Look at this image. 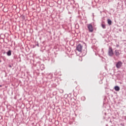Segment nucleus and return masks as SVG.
Segmentation results:
<instances>
[{
    "label": "nucleus",
    "mask_w": 126,
    "mask_h": 126,
    "mask_svg": "<svg viewBox=\"0 0 126 126\" xmlns=\"http://www.w3.org/2000/svg\"><path fill=\"white\" fill-rule=\"evenodd\" d=\"M87 26L88 27V29L89 30V32L92 33L94 31V29H93V26H92V24H87Z\"/></svg>",
    "instance_id": "f257e3e1"
},
{
    "label": "nucleus",
    "mask_w": 126,
    "mask_h": 126,
    "mask_svg": "<svg viewBox=\"0 0 126 126\" xmlns=\"http://www.w3.org/2000/svg\"><path fill=\"white\" fill-rule=\"evenodd\" d=\"M108 55L109 57H113L114 56V51L112 47H109L108 49Z\"/></svg>",
    "instance_id": "f03ea898"
},
{
    "label": "nucleus",
    "mask_w": 126,
    "mask_h": 126,
    "mask_svg": "<svg viewBox=\"0 0 126 126\" xmlns=\"http://www.w3.org/2000/svg\"><path fill=\"white\" fill-rule=\"evenodd\" d=\"M83 48V46H82V45H81V44H79L76 48V50L77 51H78V52H80V53H81V52H82V48Z\"/></svg>",
    "instance_id": "7ed1b4c3"
},
{
    "label": "nucleus",
    "mask_w": 126,
    "mask_h": 126,
    "mask_svg": "<svg viewBox=\"0 0 126 126\" xmlns=\"http://www.w3.org/2000/svg\"><path fill=\"white\" fill-rule=\"evenodd\" d=\"M122 65H123V62L121 61L118 62L116 64L117 68H120V67H122Z\"/></svg>",
    "instance_id": "20e7f679"
},
{
    "label": "nucleus",
    "mask_w": 126,
    "mask_h": 126,
    "mask_svg": "<svg viewBox=\"0 0 126 126\" xmlns=\"http://www.w3.org/2000/svg\"><path fill=\"white\" fill-rule=\"evenodd\" d=\"M115 55L116 56V57L120 56V52L119 51V50H116L115 51Z\"/></svg>",
    "instance_id": "39448f33"
},
{
    "label": "nucleus",
    "mask_w": 126,
    "mask_h": 126,
    "mask_svg": "<svg viewBox=\"0 0 126 126\" xmlns=\"http://www.w3.org/2000/svg\"><path fill=\"white\" fill-rule=\"evenodd\" d=\"M114 89H115V91H120V87H119L118 86H116L114 87Z\"/></svg>",
    "instance_id": "423d86ee"
},
{
    "label": "nucleus",
    "mask_w": 126,
    "mask_h": 126,
    "mask_svg": "<svg viewBox=\"0 0 126 126\" xmlns=\"http://www.w3.org/2000/svg\"><path fill=\"white\" fill-rule=\"evenodd\" d=\"M107 23L109 25H112V21L110 19H107Z\"/></svg>",
    "instance_id": "0eeeda50"
},
{
    "label": "nucleus",
    "mask_w": 126,
    "mask_h": 126,
    "mask_svg": "<svg viewBox=\"0 0 126 126\" xmlns=\"http://www.w3.org/2000/svg\"><path fill=\"white\" fill-rule=\"evenodd\" d=\"M6 54L8 56H11V51L9 50L8 52H7Z\"/></svg>",
    "instance_id": "6e6552de"
},
{
    "label": "nucleus",
    "mask_w": 126,
    "mask_h": 126,
    "mask_svg": "<svg viewBox=\"0 0 126 126\" xmlns=\"http://www.w3.org/2000/svg\"><path fill=\"white\" fill-rule=\"evenodd\" d=\"M101 27H102L103 29H106V25L104 24H101Z\"/></svg>",
    "instance_id": "1a4fd4ad"
},
{
    "label": "nucleus",
    "mask_w": 126,
    "mask_h": 126,
    "mask_svg": "<svg viewBox=\"0 0 126 126\" xmlns=\"http://www.w3.org/2000/svg\"><path fill=\"white\" fill-rule=\"evenodd\" d=\"M9 67L11 68V67H12V66H11V65H9Z\"/></svg>",
    "instance_id": "9d476101"
},
{
    "label": "nucleus",
    "mask_w": 126,
    "mask_h": 126,
    "mask_svg": "<svg viewBox=\"0 0 126 126\" xmlns=\"http://www.w3.org/2000/svg\"><path fill=\"white\" fill-rule=\"evenodd\" d=\"M36 45L37 46V47H39V43H37Z\"/></svg>",
    "instance_id": "9b49d317"
},
{
    "label": "nucleus",
    "mask_w": 126,
    "mask_h": 126,
    "mask_svg": "<svg viewBox=\"0 0 126 126\" xmlns=\"http://www.w3.org/2000/svg\"><path fill=\"white\" fill-rule=\"evenodd\" d=\"M41 66H44V65H43V64H42V65H41Z\"/></svg>",
    "instance_id": "f8f14e48"
},
{
    "label": "nucleus",
    "mask_w": 126,
    "mask_h": 126,
    "mask_svg": "<svg viewBox=\"0 0 126 126\" xmlns=\"http://www.w3.org/2000/svg\"><path fill=\"white\" fill-rule=\"evenodd\" d=\"M2 87V86L0 85V87Z\"/></svg>",
    "instance_id": "ddd939ff"
},
{
    "label": "nucleus",
    "mask_w": 126,
    "mask_h": 126,
    "mask_svg": "<svg viewBox=\"0 0 126 126\" xmlns=\"http://www.w3.org/2000/svg\"><path fill=\"white\" fill-rule=\"evenodd\" d=\"M58 1H61V0H58Z\"/></svg>",
    "instance_id": "4468645a"
},
{
    "label": "nucleus",
    "mask_w": 126,
    "mask_h": 126,
    "mask_svg": "<svg viewBox=\"0 0 126 126\" xmlns=\"http://www.w3.org/2000/svg\"><path fill=\"white\" fill-rule=\"evenodd\" d=\"M1 61L0 60V63H1Z\"/></svg>",
    "instance_id": "2eb2a0df"
}]
</instances>
